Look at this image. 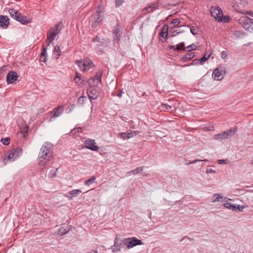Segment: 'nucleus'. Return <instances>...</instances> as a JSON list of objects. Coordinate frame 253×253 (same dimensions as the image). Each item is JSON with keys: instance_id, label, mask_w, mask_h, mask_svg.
Instances as JSON below:
<instances>
[{"instance_id": "obj_5", "label": "nucleus", "mask_w": 253, "mask_h": 253, "mask_svg": "<svg viewBox=\"0 0 253 253\" xmlns=\"http://www.w3.org/2000/svg\"><path fill=\"white\" fill-rule=\"evenodd\" d=\"M210 13L212 17L219 22H221V9L218 6H211L210 9Z\"/></svg>"}, {"instance_id": "obj_3", "label": "nucleus", "mask_w": 253, "mask_h": 253, "mask_svg": "<svg viewBox=\"0 0 253 253\" xmlns=\"http://www.w3.org/2000/svg\"><path fill=\"white\" fill-rule=\"evenodd\" d=\"M22 152L21 148L14 147L7 152V158L8 160L11 162L14 161L22 155Z\"/></svg>"}, {"instance_id": "obj_13", "label": "nucleus", "mask_w": 253, "mask_h": 253, "mask_svg": "<svg viewBox=\"0 0 253 253\" xmlns=\"http://www.w3.org/2000/svg\"><path fill=\"white\" fill-rule=\"evenodd\" d=\"M232 6L234 8L235 10L236 11H238L241 13L243 14H248L250 15L251 17H253V11L252 10H250L248 11H246L245 10H241L240 8L239 7L238 4L236 3V2L233 1L232 2Z\"/></svg>"}, {"instance_id": "obj_35", "label": "nucleus", "mask_w": 253, "mask_h": 253, "mask_svg": "<svg viewBox=\"0 0 253 253\" xmlns=\"http://www.w3.org/2000/svg\"><path fill=\"white\" fill-rule=\"evenodd\" d=\"M200 63V59H195L192 60V61L191 63V64H185V65L182 66V67H187V66H190L191 65H197V64H199ZM180 66H182V65H180Z\"/></svg>"}, {"instance_id": "obj_33", "label": "nucleus", "mask_w": 253, "mask_h": 253, "mask_svg": "<svg viewBox=\"0 0 253 253\" xmlns=\"http://www.w3.org/2000/svg\"><path fill=\"white\" fill-rule=\"evenodd\" d=\"M211 55L208 54V53H205L204 56L200 59V63L203 64L205 62H206L208 59L210 58Z\"/></svg>"}, {"instance_id": "obj_4", "label": "nucleus", "mask_w": 253, "mask_h": 253, "mask_svg": "<svg viewBox=\"0 0 253 253\" xmlns=\"http://www.w3.org/2000/svg\"><path fill=\"white\" fill-rule=\"evenodd\" d=\"M123 244L127 246L128 249L132 248L137 245L143 244L142 241L135 237L125 238L123 240Z\"/></svg>"}, {"instance_id": "obj_25", "label": "nucleus", "mask_w": 253, "mask_h": 253, "mask_svg": "<svg viewBox=\"0 0 253 253\" xmlns=\"http://www.w3.org/2000/svg\"><path fill=\"white\" fill-rule=\"evenodd\" d=\"M58 34V32H56V31L53 32L50 34H48L47 33V40L49 41V43L48 45H49L50 43H51L54 40L55 37Z\"/></svg>"}, {"instance_id": "obj_61", "label": "nucleus", "mask_w": 253, "mask_h": 253, "mask_svg": "<svg viewBox=\"0 0 253 253\" xmlns=\"http://www.w3.org/2000/svg\"><path fill=\"white\" fill-rule=\"evenodd\" d=\"M100 41V38L96 36H95L93 39H92V42H99Z\"/></svg>"}, {"instance_id": "obj_55", "label": "nucleus", "mask_w": 253, "mask_h": 253, "mask_svg": "<svg viewBox=\"0 0 253 253\" xmlns=\"http://www.w3.org/2000/svg\"><path fill=\"white\" fill-rule=\"evenodd\" d=\"M40 61L45 63L46 61V55H41Z\"/></svg>"}, {"instance_id": "obj_60", "label": "nucleus", "mask_w": 253, "mask_h": 253, "mask_svg": "<svg viewBox=\"0 0 253 253\" xmlns=\"http://www.w3.org/2000/svg\"><path fill=\"white\" fill-rule=\"evenodd\" d=\"M103 47V45L102 44H96V48L100 49V51L101 52H103V49L102 48H100V47Z\"/></svg>"}, {"instance_id": "obj_19", "label": "nucleus", "mask_w": 253, "mask_h": 253, "mask_svg": "<svg viewBox=\"0 0 253 253\" xmlns=\"http://www.w3.org/2000/svg\"><path fill=\"white\" fill-rule=\"evenodd\" d=\"M18 21L23 25H26L27 24L31 23L32 19L29 18L27 16L23 15V14H21L20 18L19 20H18Z\"/></svg>"}, {"instance_id": "obj_9", "label": "nucleus", "mask_w": 253, "mask_h": 253, "mask_svg": "<svg viewBox=\"0 0 253 253\" xmlns=\"http://www.w3.org/2000/svg\"><path fill=\"white\" fill-rule=\"evenodd\" d=\"M92 17L94 18V22L92 23V28H96L98 26L100 23L102 22L103 20V17L102 14L99 13H95L92 15Z\"/></svg>"}, {"instance_id": "obj_53", "label": "nucleus", "mask_w": 253, "mask_h": 253, "mask_svg": "<svg viewBox=\"0 0 253 253\" xmlns=\"http://www.w3.org/2000/svg\"><path fill=\"white\" fill-rule=\"evenodd\" d=\"M136 134V133L135 131H131L130 132L126 133L127 136L126 137L128 138L132 137L133 136H134Z\"/></svg>"}, {"instance_id": "obj_16", "label": "nucleus", "mask_w": 253, "mask_h": 253, "mask_svg": "<svg viewBox=\"0 0 253 253\" xmlns=\"http://www.w3.org/2000/svg\"><path fill=\"white\" fill-rule=\"evenodd\" d=\"M88 96L90 99H96L98 96V92L96 89L93 88L87 91Z\"/></svg>"}, {"instance_id": "obj_7", "label": "nucleus", "mask_w": 253, "mask_h": 253, "mask_svg": "<svg viewBox=\"0 0 253 253\" xmlns=\"http://www.w3.org/2000/svg\"><path fill=\"white\" fill-rule=\"evenodd\" d=\"M18 78V74L16 72L11 71L6 76V82L7 84H13L17 80Z\"/></svg>"}, {"instance_id": "obj_8", "label": "nucleus", "mask_w": 253, "mask_h": 253, "mask_svg": "<svg viewBox=\"0 0 253 253\" xmlns=\"http://www.w3.org/2000/svg\"><path fill=\"white\" fill-rule=\"evenodd\" d=\"M85 147L92 151H97L98 146L96 145L94 140L88 139L84 142Z\"/></svg>"}, {"instance_id": "obj_27", "label": "nucleus", "mask_w": 253, "mask_h": 253, "mask_svg": "<svg viewBox=\"0 0 253 253\" xmlns=\"http://www.w3.org/2000/svg\"><path fill=\"white\" fill-rule=\"evenodd\" d=\"M169 26L168 25L165 24L162 27L161 31L160 33V35L161 37H164L165 34L168 33L169 31Z\"/></svg>"}, {"instance_id": "obj_12", "label": "nucleus", "mask_w": 253, "mask_h": 253, "mask_svg": "<svg viewBox=\"0 0 253 253\" xmlns=\"http://www.w3.org/2000/svg\"><path fill=\"white\" fill-rule=\"evenodd\" d=\"M9 25V19L7 16L0 15V26L6 28Z\"/></svg>"}, {"instance_id": "obj_23", "label": "nucleus", "mask_w": 253, "mask_h": 253, "mask_svg": "<svg viewBox=\"0 0 253 253\" xmlns=\"http://www.w3.org/2000/svg\"><path fill=\"white\" fill-rule=\"evenodd\" d=\"M117 238H116L115 240V244L113 246V247H115V248H112V251L113 252H119L121 251V248L122 247V244L123 243V240L121 241V242L120 243H118L117 241Z\"/></svg>"}, {"instance_id": "obj_50", "label": "nucleus", "mask_w": 253, "mask_h": 253, "mask_svg": "<svg viewBox=\"0 0 253 253\" xmlns=\"http://www.w3.org/2000/svg\"><path fill=\"white\" fill-rule=\"evenodd\" d=\"M103 8H104V7H103V6L102 5H98V9H97V12H96V13H99V14H101L102 13H103Z\"/></svg>"}, {"instance_id": "obj_28", "label": "nucleus", "mask_w": 253, "mask_h": 253, "mask_svg": "<svg viewBox=\"0 0 253 253\" xmlns=\"http://www.w3.org/2000/svg\"><path fill=\"white\" fill-rule=\"evenodd\" d=\"M196 48V46L193 43L190 45L187 46V47L184 46V48L183 49V50L186 51L187 52H190L193 50H195Z\"/></svg>"}, {"instance_id": "obj_31", "label": "nucleus", "mask_w": 253, "mask_h": 253, "mask_svg": "<svg viewBox=\"0 0 253 253\" xmlns=\"http://www.w3.org/2000/svg\"><path fill=\"white\" fill-rule=\"evenodd\" d=\"M83 131L82 128L79 127L77 128H75L73 129H72L70 132V133L72 135H75L76 134H79L81 132H82Z\"/></svg>"}, {"instance_id": "obj_57", "label": "nucleus", "mask_w": 253, "mask_h": 253, "mask_svg": "<svg viewBox=\"0 0 253 253\" xmlns=\"http://www.w3.org/2000/svg\"><path fill=\"white\" fill-rule=\"evenodd\" d=\"M239 3L243 6H244L248 4V1L247 0H240Z\"/></svg>"}, {"instance_id": "obj_59", "label": "nucleus", "mask_w": 253, "mask_h": 253, "mask_svg": "<svg viewBox=\"0 0 253 253\" xmlns=\"http://www.w3.org/2000/svg\"><path fill=\"white\" fill-rule=\"evenodd\" d=\"M41 55H46V49L44 48V46H42V51L41 53Z\"/></svg>"}, {"instance_id": "obj_14", "label": "nucleus", "mask_w": 253, "mask_h": 253, "mask_svg": "<svg viewBox=\"0 0 253 253\" xmlns=\"http://www.w3.org/2000/svg\"><path fill=\"white\" fill-rule=\"evenodd\" d=\"M9 13L10 14V16L18 21V20H19L20 16L21 15V13L19 12L18 11L13 9L10 8L8 10Z\"/></svg>"}, {"instance_id": "obj_34", "label": "nucleus", "mask_w": 253, "mask_h": 253, "mask_svg": "<svg viewBox=\"0 0 253 253\" xmlns=\"http://www.w3.org/2000/svg\"><path fill=\"white\" fill-rule=\"evenodd\" d=\"M76 64L84 71V61H82V60H77L76 61Z\"/></svg>"}, {"instance_id": "obj_64", "label": "nucleus", "mask_w": 253, "mask_h": 253, "mask_svg": "<svg viewBox=\"0 0 253 253\" xmlns=\"http://www.w3.org/2000/svg\"><path fill=\"white\" fill-rule=\"evenodd\" d=\"M168 47L169 49H173L174 51H175V46L172 45H169Z\"/></svg>"}, {"instance_id": "obj_42", "label": "nucleus", "mask_w": 253, "mask_h": 253, "mask_svg": "<svg viewBox=\"0 0 253 253\" xmlns=\"http://www.w3.org/2000/svg\"><path fill=\"white\" fill-rule=\"evenodd\" d=\"M95 81H96L95 78L92 77V78H90L88 80L87 82L90 86L94 87L95 85Z\"/></svg>"}, {"instance_id": "obj_41", "label": "nucleus", "mask_w": 253, "mask_h": 253, "mask_svg": "<svg viewBox=\"0 0 253 253\" xmlns=\"http://www.w3.org/2000/svg\"><path fill=\"white\" fill-rule=\"evenodd\" d=\"M144 167H137L134 170H132L130 172L133 173V174H137L140 172H141L143 169Z\"/></svg>"}, {"instance_id": "obj_30", "label": "nucleus", "mask_w": 253, "mask_h": 253, "mask_svg": "<svg viewBox=\"0 0 253 253\" xmlns=\"http://www.w3.org/2000/svg\"><path fill=\"white\" fill-rule=\"evenodd\" d=\"M96 178V176L95 175H93L91 178L85 180L84 183L85 185H89L95 182Z\"/></svg>"}, {"instance_id": "obj_46", "label": "nucleus", "mask_w": 253, "mask_h": 253, "mask_svg": "<svg viewBox=\"0 0 253 253\" xmlns=\"http://www.w3.org/2000/svg\"><path fill=\"white\" fill-rule=\"evenodd\" d=\"M220 198H221V196H220V195L215 194L213 195L212 197V201L213 202L216 201H219Z\"/></svg>"}, {"instance_id": "obj_11", "label": "nucleus", "mask_w": 253, "mask_h": 253, "mask_svg": "<svg viewBox=\"0 0 253 253\" xmlns=\"http://www.w3.org/2000/svg\"><path fill=\"white\" fill-rule=\"evenodd\" d=\"M162 2L160 0L155 1L148 5V7L151 9L148 11V13H152L154 10L159 9V7L161 5Z\"/></svg>"}, {"instance_id": "obj_38", "label": "nucleus", "mask_w": 253, "mask_h": 253, "mask_svg": "<svg viewBox=\"0 0 253 253\" xmlns=\"http://www.w3.org/2000/svg\"><path fill=\"white\" fill-rule=\"evenodd\" d=\"M0 142L5 145H7L10 143V137H6L4 138H1Z\"/></svg>"}, {"instance_id": "obj_63", "label": "nucleus", "mask_w": 253, "mask_h": 253, "mask_svg": "<svg viewBox=\"0 0 253 253\" xmlns=\"http://www.w3.org/2000/svg\"><path fill=\"white\" fill-rule=\"evenodd\" d=\"M79 79V80H81V75L80 74L76 72V76L74 78L75 81H77V79Z\"/></svg>"}, {"instance_id": "obj_37", "label": "nucleus", "mask_w": 253, "mask_h": 253, "mask_svg": "<svg viewBox=\"0 0 253 253\" xmlns=\"http://www.w3.org/2000/svg\"><path fill=\"white\" fill-rule=\"evenodd\" d=\"M231 20V18L229 15H224L222 13V23H229Z\"/></svg>"}, {"instance_id": "obj_51", "label": "nucleus", "mask_w": 253, "mask_h": 253, "mask_svg": "<svg viewBox=\"0 0 253 253\" xmlns=\"http://www.w3.org/2000/svg\"><path fill=\"white\" fill-rule=\"evenodd\" d=\"M119 135L120 136V137L121 138H122L123 139H128V138L126 137V136H127L126 132H121V133H119Z\"/></svg>"}, {"instance_id": "obj_21", "label": "nucleus", "mask_w": 253, "mask_h": 253, "mask_svg": "<svg viewBox=\"0 0 253 253\" xmlns=\"http://www.w3.org/2000/svg\"><path fill=\"white\" fill-rule=\"evenodd\" d=\"M195 56V54L194 52H190L186 53L184 56L181 57V60L183 62H186L187 61L190 60Z\"/></svg>"}, {"instance_id": "obj_43", "label": "nucleus", "mask_w": 253, "mask_h": 253, "mask_svg": "<svg viewBox=\"0 0 253 253\" xmlns=\"http://www.w3.org/2000/svg\"><path fill=\"white\" fill-rule=\"evenodd\" d=\"M125 2V0H115V7H119Z\"/></svg>"}, {"instance_id": "obj_24", "label": "nucleus", "mask_w": 253, "mask_h": 253, "mask_svg": "<svg viewBox=\"0 0 253 253\" xmlns=\"http://www.w3.org/2000/svg\"><path fill=\"white\" fill-rule=\"evenodd\" d=\"M69 231V228L67 226H62L59 229L58 231V234L60 236L65 235Z\"/></svg>"}, {"instance_id": "obj_44", "label": "nucleus", "mask_w": 253, "mask_h": 253, "mask_svg": "<svg viewBox=\"0 0 253 253\" xmlns=\"http://www.w3.org/2000/svg\"><path fill=\"white\" fill-rule=\"evenodd\" d=\"M190 31L193 35H196L198 32V29L197 27L193 26L190 28Z\"/></svg>"}, {"instance_id": "obj_45", "label": "nucleus", "mask_w": 253, "mask_h": 253, "mask_svg": "<svg viewBox=\"0 0 253 253\" xmlns=\"http://www.w3.org/2000/svg\"><path fill=\"white\" fill-rule=\"evenodd\" d=\"M245 207H246L245 206H240V205H235V208L234 209H235L236 210H234V211H242L243 210L244 208H245Z\"/></svg>"}, {"instance_id": "obj_54", "label": "nucleus", "mask_w": 253, "mask_h": 253, "mask_svg": "<svg viewBox=\"0 0 253 253\" xmlns=\"http://www.w3.org/2000/svg\"><path fill=\"white\" fill-rule=\"evenodd\" d=\"M162 106L163 107H164L168 111H169V110L171 109V107L170 105H168L167 104L163 103L162 104Z\"/></svg>"}, {"instance_id": "obj_36", "label": "nucleus", "mask_w": 253, "mask_h": 253, "mask_svg": "<svg viewBox=\"0 0 253 253\" xmlns=\"http://www.w3.org/2000/svg\"><path fill=\"white\" fill-rule=\"evenodd\" d=\"M185 43L184 42H180L179 44L175 46V51H179L182 50L184 48Z\"/></svg>"}, {"instance_id": "obj_17", "label": "nucleus", "mask_w": 253, "mask_h": 253, "mask_svg": "<svg viewBox=\"0 0 253 253\" xmlns=\"http://www.w3.org/2000/svg\"><path fill=\"white\" fill-rule=\"evenodd\" d=\"M64 110V107L63 106H59L55 108L53 110V114L52 118L59 117L61 115Z\"/></svg>"}, {"instance_id": "obj_1", "label": "nucleus", "mask_w": 253, "mask_h": 253, "mask_svg": "<svg viewBox=\"0 0 253 253\" xmlns=\"http://www.w3.org/2000/svg\"><path fill=\"white\" fill-rule=\"evenodd\" d=\"M53 158L52 144L45 142L42 146L38 157V165L41 169H46L47 164Z\"/></svg>"}, {"instance_id": "obj_47", "label": "nucleus", "mask_w": 253, "mask_h": 253, "mask_svg": "<svg viewBox=\"0 0 253 253\" xmlns=\"http://www.w3.org/2000/svg\"><path fill=\"white\" fill-rule=\"evenodd\" d=\"M103 70L100 69L96 73L94 78H95V80L96 79H98L100 77H101L103 74Z\"/></svg>"}, {"instance_id": "obj_29", "label": "nucleus", "mask_w": 253, "mask_h": 253, "mask_svg": "<svg viewBox=\"0 0 253 253\" xmlns=\"http://www.w3.org/2000/svg\"><path fill=\"white\" fill-rule=\"evenodd\" d=\"M61 50L59 45H56L54 47V54L57 55L56 59L58 58L61 55Z\"/></svg>"}, {"instance_id": "obj_10", "label": "nucleus", "mask_w": 253, "mask_h": 253, "mask_svg": "<svg viewBox=\"0 0 253 253\" xmlns=\"http://www.w3.org/2000/svg\"><path fill=\"white\" fill-rule=\"evenodd\" d=\"M237 131V127L230 128L226 131L222 132V138L227 139L233 136Z\"/></svg>"}, {"instance_id": "obj_22", "label": "nucleus", "mask_w": 253, "mask_h": 253, "mask_svg": "<svg viewBox=\"0 0 253 253\" xmlns=\"http://www.w3.org/2000/svg\"><path fill=\"white\" fill-rule=\"evenodd\" d=\"M221 75V72L219 71V68H215L212 72V78L214 80L219 81L221 80V79H220V77Z\"/></svg>"}, {"instance_id": "obj_56", "label": "nucleus", "mask_w": 253, "mask_h": 253, "mask_svg": "<svg viewBox=\"0 0 253 253\" xmlns=\"http://www.w3.org/2000/svg\"><path fill=\"white\" fill-rule=\"evenodd\" d=\"M201 161H207V160H206V159H205V160L197 159V160H194L193 161L189 162V163H187L186 164L187 165H189L190 164H195V163H197V162H201Z\"/></svg>"}, {"instance_id": "obj_32", "label": "nucleus", "mask_w": 253, "mask_h": 253, "mask_svg": "<svg viewBox=\"0 0 253 253\" xmlns=\"http://www.w3.org/2000/svg\"><path fill=\"white\" fill-rule=\"evenodd\" d=\"M6 68L7 66L6 65H3L0 68V80L4 77Z\"/></svg>"}, {"instance_id": "obj_40", "label": "nucleus", "mask_w": 253, "mask_h": 253, "mask_svg": "<svg viewBox=\"0 0 253 253\" xmlns=\"http://www.w3.org/2000/svg\"><path fill=\"white\" fill-rule=\"evenodd\" d=\"M29 127V126L26 125V126L23 127L22 129H21V132L23 133V136L24 137H26L27 136H28Z\"/></svg>"}, {"instance_id": "obj_49", "label": "nucleus", "mask_w": 253, "mask_h": 253, "mask_svg": "<svg viewBox=\"0 0 253 253\" xmlns=\"http://www.w3.org/2000/svg\"><path fill=\"white\" fill-rule=\"evenodd\" d=\"M62 23L60 21L59 23L57 24L55 26V30L56 32H59L61 30V25Z\"/></svg>"}, {"instance_id": "obj_26", "label": "nucleus", "mask_w": 253, "mask_h": 253, "mask_svg": "<svg viewBox=\"0 0 253 253\" xmlns=\"http://www.w3.org/2000/svg\"><path fill=\"white\" fill-rule=\"evenodd\" d=\"M223 206L229 210H231L232 211H234V210H236L235 209V205H234L232 204L230 202H226V203L223 204Z\"/></svg>"}, {"instance_id": "obj_52", "label": "nucleus", "mask_w": 253, "mask_h": 253, "mask_svg": "<svg viewBox=\"0 0 253 253\" xmlns=\"http://www.w3.org/2000/svg\"><path fill=\"white\" fill-rule=\"evenodd\" d=\"M233 35L237 37H240L241 35H243V33L239 31H236L233 32Z\"/></svg>"}, {"instance_id": "obj_58", "label": "nucleus", "mask_w": 253, "mask_h": 253, "mask_svg": "<svg viewBox=\"0 0 253 253\" xmlns=\"http://www.w3.org/2000/svg\"><path fill=\"white\" fill-rule=\"evenodd\" d=\"M57 170V169H52L50 170V172L51 175H52L51 177H54L56 176V172Z\"/></svg>"}, {"instance_id": "obj_15", "label": "nucleus", "mask_w": 253, "mask_h": 253, "mask_svg": "<svg viewBox=\"0 0 253 253\" xmlns=\"http://www.w3.org/2000/svg\"><path fill=\"white\" fill-rule=\"evenodd\" d=\"M94 66L93 62L89 59H85L84 60V71L88 70Z\"/></svg>"}, {"instance_id": "obj_6", "label": "nucleus", "mask_w": 253, "mask_h": 253, "mask_svg": "<svg viewBox=\"0 0 253 253\" xmlns=\"http://www.w3.org/2000/svg\"><path fill=\"white\" fill-rule=\"evenodd\" d=\"M112 34L114 42L119 43L121 38L122 34L119 22L114 27L112 31Z\"/></svg>"}, {"instance_id": "obj_18", "label": "nucleus", "mask_w": 253, "mask_h": 253, "mask_svg": "<svg viewBox=\"0 0 253 253\" xmlns=\"http://www.w3.org/2000/svg\"><path fill=\"white\" fill-rule=\"evenodd\" d=\"M82 192L79 189H74L72 191H69L68 194V195L65 196L69 198L70 199H72L74 197H77L78 194L81 193Z\"/></svg>"}, {"instance_id": "obj_2", "label": "nucleus", "mask_w": 253, "mask_h": 253, "mask_svg": "<svg viewBox=\"0 0 253 253\" xmlns=\"http://www.w3.org/2000/svg\"><path fill=\"white\" fill-rule=\"evenodd\" d=\"M239 23L246 30L249 32L253 31V19L248 16H242L239 19Z\"/></svg>"}, {"instance_id": "obj_20", "label": "nucleus", "mask_w": 253, "mask_h": 253, "mask_svg": "<svg viewBox=\"0 0 253 253\" xmlns=\"http://www.w3.org/2000/svg\"><path fill=\"white\" fill-rule=\"evenodd\" d=\"M181 21L179 18H175L173 19L171 22L169 23L170 28L174 29L175 28H180L181 26H179V24L180 23Z\"/></svg>"}, {"instance_id": "obj_39", "label": "nucleus", "mask_w": 253, "mask_h": 253, "mask_svg": "<svg viewBox=\"0 0 253 253\" xmlns=\"http://www.w3.org/2000/svg\"><path fill=\"white\" fill-rule=\"evenodd\" d=\"M86 97L85 96L82 95L78 99L77 103L80 105H83L84 102V99Z\"/></svg>"}, {"instance_id": "obj_48", "label": "nucleus", "mask_w": 253, "mask_h": 253, "mask_svg": "<svg viewBox=\"0 0 253 253\" xmlns=\"http://www.w3.org/2000/svg\"><path fill=\"white\" fill-rule=\"evenodd\" d=\"M182 32L181 31H180V30H173L172 32H171V37H175L177 35H178V34L179 33H182Z\"/></svg>"}, {"instance_id": "obj_62", "label": "nucleus", "mask_w": 253, "mask_h": 253, "mask_svg": "<svg viewBox=\"0 0 253 253\" xmlns=\"http://www.w3.org/2000/svg\"><path fill=\"white\" fill-rule=\"evenodd\" d=\"M76 105L75 104H72L70 108H69L67 110H69L68 113L71 112L75 108Z\"/></svg>"}]
</instances>
